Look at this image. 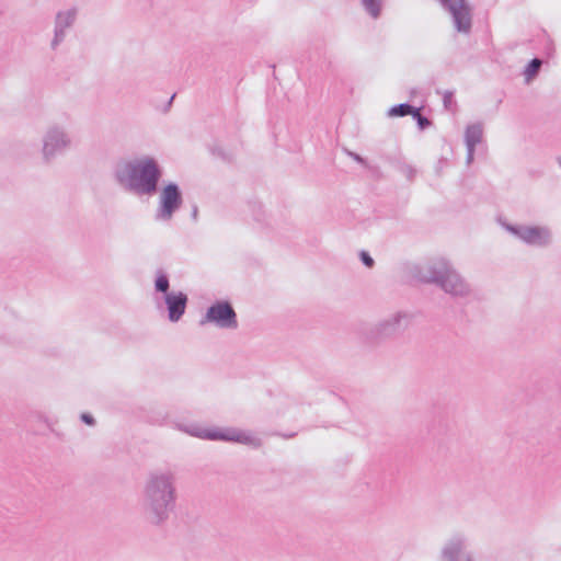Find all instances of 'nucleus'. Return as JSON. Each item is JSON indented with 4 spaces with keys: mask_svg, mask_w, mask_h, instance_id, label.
Returning a JSON list of instances; mask_svg holds the SVG:
<instances>
[{
    "mask_svg": "<svg viewBox=\"0 0 561 561\" xmlns=\"http://www.w3.org/2000/svg\"><path fill=\"white\" fill-rule=\"evenodd\" d=\"M174 98H175V94H173V95L170 98V100H169V102H168V104H167V110L171 106V104H172V102H173Z\"/></svg>",
    "mask_w": 561,
    "mask_h": 561,
    "instance_id": "nucleus-26",
    "label": "nucleus"
},
{
    "mask_svg": "<svg viewBox=\"0 0 561 561\" xmlns=\"http://www.w3.org/2000/svg\"><path fill=\"white\" fill-rule=\"evenodd\" d=\"M78 18V9L71 7L65 10H60L56 13L54 22V37L50 42V48L53 50L65 41L68 31L75 25Z\"/></svg>",
    "mask_w": 561,
    "mask_h": 561,
    "instance_id": "nucleus-11",
    "label": "nucleus"
},
{
    "mask_svg": "<svg viewBox=\"0 0 561 561\" xmlns=\"http://www.w3.org/2000/svg\"><path fill=\"white\" fill-rule=\"evenodd\" d=\"M175 476L171 471L151 472L142 490V507L154 525L164 523L176 506Z\"/></svg>",
    "mask_w": 561,
    "mask_h": 561,
    "instance_id": "nucleus-2",
    "label": "nucleus"
},
{
    "mask_svg": "<svg viewBox=\"0 0 561 561\" xmlns=\"http://www.w3.org/2000/svg\"><path fill=\"white\" fill-rule=\"evenodd\" d=\"M42 156L45 162L53 161L64 154L72 146V139L67 128L60 124H51L43 135Z\"/></svg>",
    "mask_w": 561,
    "mask_h": 561,
    "instance_id": "nucleus-6",
    "label": "nucleus"
},
{
    "mask_svg": "<svg viewBox=\"0 0 561 561\" xmlns=\"http://www.w3.org/2000/svg\"><path fill=\"white\" fill-rule=\"evenodd\" d=\"M541 65L542 61L539 58H534L527 64L524 70L526 83H530L538 76Z\"/></svg>",
    "mask_w": 561,
    "mask_h": 561,
    "instance_id": "nucleus-16",
    "label": "nucleus"
},
{
    "mask_svg": "<svg viewBox=\"0 0 561 561\" xmlns=\"http://www.w3.org/2000/svg\"><path fill=\"white\" fill-rule=\"evenodd\" d=\"M359 3L371 19L377 20L380 18L383 8V0H359Z\"/></svg>",
    "mask_w": 561,
    "mask_h": 561,
    "instance_id": "nucleus-14",
    "label": "nucleus"
},
{
    "mask_svg": "<svg viewBox=\"0 0 561 561\" xmlns=\"http://www.w3.org/2000/svg\"><path fill=\"white\" fill-rule=\"evenodd\" d=\"M163 170L157 159L142 157L119 163L114 169L115 182L137 197H152L159 191Z\"/></svg>",
    "mask_w": 561,
    "mask_h": 561,
    "instance_id": "nucleus-1",
    "label": "nucleus"
},
{
    "mask_svg": "<svg viewBox=\"0 0 561 561\" xmlns=\"http://www.w3.org/2000/svg\"><path fill=\"white\" fill-rule=\"evenodd\" d=\"M348 154L358 163L360 164H365L366 161L363 157H360L358 153H355V152H348Z\"/></svg>",
    "mask_w": 561,
    "mask_h": 561,
    "instance_id": "nucleus-24",
    "label": "nucleus"
},
{
    "mask_svg": "<svg viewBox=\"0 0 561 561\" xmlns=\"http://www.w3.org/2000/svg\"><path fill=\"white\" fill-rule=\"evenodd\" d=\"M168 319L171 322H178L185 313L188 297L183 291H171L163 296Z\"/></svg>",
    "mask_w": 561,
    "mask_h": 561,
    "instance_id": "nucleus-12",
    "label": "nucleus"
},
{
    "mask_svg": "<svg viewBox=\"0 0 561 561\" xmlns=\"http://www.w3.org/2000/svg\"><path fill=\"white\" fill-rule=\"evenodd\" d=\"M214 323L220 329H236L238 327L237 313L227 300H218L210 305L201 320V324Z\"/></svg>",
    "mask_w": 561,
    "mask_h": 561,
    "instance_id": "nucleus-10",
    "label": "nucleus"
},
{
    "mask_svg": "<svg viewBox=\"0 0 561 561\" xmlns=\"http://www.w3.org/2000/svg\"><path fill=\"white\" fill-rule=\"evenodd\" d=\"M414 110L415 106L411 105L410 103H401L391 106L388 111V115L390 117H403L407 115H412Z\"/></svg>",
    "mask_w": 561,
    "mask_h": 561,
    "instance_id": "nucleus-17",
    "label": "nucleus"
},
{
    "mask_svg": "<svg viewBox=\"0 0 561 561\" xmlns=\"http://www.w3.org/2000/svg\"><path fill=\"white\" fill-rule=\"evenodd\" d=\"M411 316L405 311L394 312L364 331L368 344L378 345L400 335L409 325Z\"/></svg>",
    "mask_w": 561,
    "mask_h": 561,
    "instance_id": "nucleus-5",
    "label": "nucleus"
},
{
    "mask_svg": "<svg viewBox=\"0 0 561 561\" xmlns=\"http://www.w3.org/2000/svg\"><path fill=\"white\" fill-rule=\"evenodd\" d=\"M191 216H192V219L194 221H197V218H198V207L196 205L193 206Z\"/></svg>",
    "mask_w": 561,
    "mask_h": 561,
    "instance_id": "nucleus-25",
    "label": "nucleus"
},
{
    "mask_svg": "<svg viewBox=\"0 0 561 561\" xmlns=\"http://www.w3.org/2000/svg\"><path fill=\"white\" fill-rule=\"evenodd\" d=\"M399 171L407 178L408 181H413L416 174L414 167L408 163H401L399 165Z\"/></svg>",
    "mask_w": 561,
    "mask_h": 561,
    "instance_id": "nucleus-19",
    "label": "nucleus"
},
{
    "mask_svg": "<svg viewBox=\"0 0 561 561\" xmlns=\"http://www.w3.org/2000/svg\"><path fill=\"white\" fill-rule=\"evenodd\" d=\"M411 116L413 117V119L416 121L419 128L422 130L430 127L432 124L427 117H425L424 115L421 114L419 107H415V110L413 111Z\"/></svg>",
    "mask_w": 561,
    "mask_h": 561,
    "instance_id": "nucleus-18",
    "label": "nucleus"
},
{
    "mask_svg": "<svg viewBox=\"0 0 561 561\" xmlns=\"http://www.w3.org/2000/svg\"><path fill=\"white\" fill-rule=\"evenodd\" d=\"M483 127L480 123L470 124L465 130L466 147L476 148L482 141Z\"/></svg>",
    "mask_w": 561,
    "mask_h": 561,
    "instance_id": "nucleus-13",
    "label": "nucleus"
},
{
    "mask_svg": "<svg viewBox=\"0 0 561 561\" xmlns=\"http://www.w3.org/2000/svg\"><path fill=\"white\" fill-rule=\"evenodd\" d=\"M359 259H360L362 263L368 268H371L375 265L374 259L367 251H364V250L360 251Z\"/></svg>",
    "mask_w": 561,
    "mask_h": 561,
    "instance_id": "nucleus-20",
    "label": "nucleus"
},
{
    "mask_svg": "<svg viewBox=\"0 0 561 561\" xmlns=\"http://www.w3.org/2000/svg\"><path fill=\"white\" fill-rule=\"evenodd\" d=\"M453 21L455 30L469 35L472 30V8L467 0H438Z\"/></svg>",
    "mask_w": 561,
    "mask_h": 561,
    "instance_id": "nucleus-9",
    "label": "nucleus"
},
{
    "mask_svg": "<svg viewBox=\"0 0 561 561\" xmlns=\"http://www.w3.org/2000/svg\"><path fill=\"white\" fill-rule=\"evenodd\" d=\"M454 93L451 91H446L443 95V102L444 106L446 108H449L450 104L453 103Z\"/></svg>",
    "mask_w": 561,
    "mask_h": 561,
    "instance_id": "nucleus-22",
    "label": "nucleus"
},
{
    "mask_svg": "<svg viewBox=\"0 0 561 561\" xmlns=\"http://www.w3.org/2000/svg\"><path fill=\"white\" fill-rule=\"evenodd\" d=\"M80 420H81L84 424H87V425H89V426H94V425H95V419H94V417H93V415H92V414H90V413H87V412L81 413V415H80Z\"/></svg>",
    "mask_w": 561,
    "mask_h": 561,
    "instance_id": "nucleus-21",
    "label": "nucleus"
},
{
    "mask_svg": "<svg viewBox=\"0 0 561 561\" xmlns=\"http://www.w3.org/2000/svg\"><path fill=\"white\" fill-rule=\"evenodd\" d=\"M154 290L163 296L171 293L169 275L162 268L156 271Z\"/></svg>",
    "mask_w": 561,
    "mask_h": 561,
    "instance_id": "nucleus-15",
    "label": "nucleus"
},
{
    "mask_svg": "<svg viewBox=\"0 0 561 561\" xmlns=\"http://www.w3.org/2000/svg\"><path fill=\"white\" fill-rule=\"evenodd\" d=\"M174 427L190 436L201 439L238 443L252 448H260L262 446L261 438L249 431H242L236 427L204 428L198 423L194 422H178Z\"/></svg>",
    "mask_w": 561,
    "mask_h": 561,
    "instance_id": "nucleus-4",
    "label": "nucleus"
},
{
    "mask_svg": "<svg viewBox=\"0 0 561 561\" xmlns=\"http://www.w3.org/2000/svg\"><path fill=\"white\" fill-rule=\"evenodd\" d=\"M415 277L422 283L437 285L453 298L465 299L474 296L470 284L443 259L417 266Z\"/></svg>",
    "mask_w": 561,
    "mask_h": 561,
    "instance_id": "nucleus-3",
    "label": "nucleus"
},
{
    "mask_svg": "<svg viewBox=\"0 0 561 561\" xmlns=\"http://www.w3.org/2000/svg\"><path fill=\"white\" fill-rule=\"evenodd\" d=\"M183 204V193L175 182H168L159 194L158 208L154 214L157 221H170Z\"/></svg>",
    "mask_w": 561,
    "mask_h": 561,
    "instance_id": "nucleus-8",
    "label": "nucleus"
},
{
    "mask_svg": "<svg viewBox=\"0 0 561 561\" xmlns=\"http://www.w3.org/2000/svg\"><path fill=\"white\" fill-rule=\"evenodd\" d=\"M504 228L511 234L530 247L547 248L553 241L552 231L547 226L505 224Z\"/></svg>",
    "mask_w": 561,
    "mask_h": 561,
    "instance_id": "nucleus-7",
    "label": "nucleus"
},
{
    "mask_svg": "<svg viewBox=\"0 0 561 561\" xmlns=\"http://www.w3.org/2000/svg\"><path fill=\"white\" fill-rule=\"evenodd\" d=\"M474 151H476V148L467 147L466 163L468 165L471 164L474 159Z\"/></svg>",
    "mask_w": 561,
    "mask_h": 561,
    "instance_id": "nucleus-23",
    "label": "nucleus"
}]
</instances>
